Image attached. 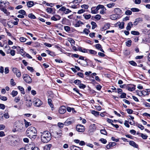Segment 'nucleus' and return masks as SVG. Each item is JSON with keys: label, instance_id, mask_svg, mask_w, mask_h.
<instances>
[{"label": "nucleus", "instance_id": "nucleus-1", "mask_svg": "<svg viewBox=\"0 0 150 150\" xmlns=\"http://www.w3.org/2000/svg\"><path fill=\"white\" fill-rule=\"evenodd\" d=\"M37 131L34 127H29L26 131L27 136L30 138L32 140L35 139L37 137Z\"/></svg>", "mask_w": 150, "mask_h": 150}, {"label": "nucleus", "instance_id": "nucleus-54", "mask_svg": "<svg viewBox=\"0 0 150 150\" xmlns=\"http://www.w3.org/2000/svg\"><path fill=\"white\" fill-rule=\"evenodd\" d=\"M90 32V31L88 29L86 28H85L83 31V33H84L86 35H88L89 33Z\"/></svg>", "mask_w": 150, "mask_h": 150}, {"label": "nucleus", "instance_id": "nucleus-8", "mask_svg": "<svg viewBox=\"0 0 150 150\" xmlns=\"http://www.w3.org/2000/svg\"><path fill=\"white\" fill-rule=\"evenodd\" d=\"M76 129L79 132H82L84 131V127L83 125H78L76 126Z\"/></svg>", "mask_w": 150, "mask_h": 150}, {"label": "nucleus", "instance_id": "nucleus-25", "mask_svg": "<svg viewBox=\"0 0 150 150\" xmlns=\"http://www.w3.org/2000/svg\"><path fill=\"white\" fill-rule=\"evenodd\" d=\"M91 113L92 114L96 116H97L99 115V112L95 111L94 110H92L91 111Z\"/></svg>", "mask_w": 150, "mask_h": 150}, {"label": "nucleus", "instance_id": "nucleus-26", "mask_svg": "<svg viewBox=\"0 0 150 150\" xmlns=\"http://www.w3.org/2000/svg\"><path fill=\"white\" fill-rule=\"evenodd\" d=\"M62 135V134L57 132H55L54 133V135L55 138H59Z\"/></svg>", "mask_w": 150, "mask_h": 150}, {"label": "nucleus", "instance_id": "nucleus-58", "mask_svg": "<svg viewBox=\"0 0 150 150\" xmlns=\"http://www.w3.org/2000/svg\"><path fill=\"white\" fill-rule=\"evenodd\" d=\"M64 29L67 32L69 31L70 30V28L69 26H65L64 27Z\"/></svg>", "mask_w": 150, "mask_h": 150}, {"label": "nucleus", "instance_id": "nucleus-20", "mask_svg": "<svg viewBox=\"0 0 150 150\" xmlns=\"http://www.w3.org/2000/svg\"><path fill=\"white\" fill-rule=\"evenodd\" d=\"M81 52H82L86 53H88V49H86L82 47H79L78 49Z\"/></svg>", "mask_w": 150, "mask_h": 150}, {"label": "nucleus", "instance_id": "nucleus-63", "mask_svg": "<svg viewBox=\"0 0 150 150\" xmlns=\"http://www.w3.org/2000/svg\"><path fill=\"white\" fill-rule=\"evenodd\" d=\"M101 9L102 10L100 11V13L101 14H103L105 13L104 11L106 10V9L104 6V8H103Z\"/></svg>", "mask_w": 150, "mask_h": 150}, {"label": "nucleus", "instance_id": "nucleus-44", "mask_svg": "<svg viewBox=\"0 0 150 150\" xmlns=\"http://www.w3.org/2000/svg\"><path fill=\"white\" fill-rule=\"evenodd\" d=\"M83 16L84 17L85 19H89L91 17V15L90 14L86 15L83 14Z\"/></svg>", "mask_w": 150, "mask_h": 150}, {"label": "nucleus", "instance_id": "nucleus-29", "mask_svg": "<svg viewBox=\"0 0 150 150\" xmlns=\"http://www.w3.org/2000/svg\"><path fill=\"white\" fill-rule=\"evenodd\" d=\"M117 16L116 14L111 15L110 16V18L112 20H115L117 19Z\"/></svg>", "mask_w": 150, "mask_h": 150}, {"label": "nucleus", "instance_id": "nucleus-51", "mask_svg": "<svg viewBox=\"0 0 150 150\" xmlns=\"http://www.w3.org/2000/svg\"><path fill=\"white\" fill-rule=\"evenodd\" d=\"M100 132L101 134L104 135H106L107 134V132L105 129H101L100 130Z\"/></svg>", "mask_w": 150, "mask_h": 150}, {"label": "nucleus", "instance_id": "nucleus-3", "mask_svg": "<svg viewBox=\"0 0 150 150\" xmlns=\"http://www.w3.org/2000/svg\"><path fill=\"white\" fill-rule=\"evenodd\" d=\"M25 130L24 125L22 123H19L16 124V125L14 127V129L13 130V132L17 131H23Z\"/></svg>", "mask_w": 150, "mask_h": 150}, {"label": "nucleus", "instance_id": "nucleus-46", "mask_svg": "<svg viewBox=\"0 0 150 150\" xmlns=\"http://www.w3.org/2000/svg\"><path fill=\"white\" fill-rule=\"evenodd\" d=\"M115 4L114 3H111L107 4V6L109 8H111L114 6Z\"/></svg>", "mask_w": 150, "mask_h": 150}, {"label": "nucleus", "instance_id": "nucleus-30", "mask_svg": "<svg viewBox=\"0 0 150 150\" xmlns=\"http://www.w3.org/2000/svg\"><path fill=\"white\" fill-rule=\"evenodd\" d=\"M110 26V25L109 23H107L104 25V27L103 28L104 30H106L109 29Z\"/></svg>", "mask_w": 150, "mask_h": 150}, {"label": "nucleus", "instance_id": "nucleus-14", "mask_svg": "<svg viewBox=\"0 0 150 150\" xmlns=\"http://www.w3.org/2000/svg\"><path fill=\"white\" fill-rule=\"evenodd\" d=\"M114 11L115 13H116L117 16L118 15H120L121 14L122 11L120 9L118 8H115L114 9Z\"/></svg>", "mask_w": 150, "mask_h": 150}, {"label": "nucleus", "instance_id": "nucleus-31", "mask_svg": "<svg viewBox=\"0 0 150 150\" xmlns=\"http://www.w3.org/2000/svg\"><path fill=\"white\" fill-rule=\"evenodd\" d=\"M25 122V126L26 128L28 127L29 126L31 125V123L30 122H28L25 120L24 119Z\"/></svg>", "mask_w": 150, "mask_h": 150}, {"label": "nucleus", "instance_id": "nucleus-12", "mask_svg": "<svg viewBox=\"0 0 150 150\" xmlns=\"http://www.w3.org/2000/svg\"><path fill=\"white\" fill-rule=\"evenodd\" d=\"M116 144L115 142H110L109 144L107 145L106 148L108 149H109L112 147H113Z\"/></svg>", "mask_w": 150, "mask_h": 150}, {"label": "nucleus", "instance_id": "nucleus-37", "mask_svg": "<svg viewBox=\"0 0 150 150\" xmlns=\"http://www.w3.org/2000/svg\"><path fill=\"white\" fill-rule=\"evenodd\" d=\"M131 10L133 12H138L140 11L138 8H131Z\"/></svg>", "mask_w": 150, "mask_h": 150}, {"label": "nucleus", "instance_id": "nucleus-36", "mask_svg": "<svg viewBox=\"0 0 150 150\" xmlns=\"http://www.w3.org/2000/svg\"><path fill=\"white\" fill-rule=\"evenodd\" d=\"M13 97L16 96L18 94V92L16 91L13 90L12 91L11 94Z\"/></svg>", "mask_w": 150, "mask_h": 150}, {"label": "nucleus", "instance_id": "nucleus-64", "mask_svg": "<svg viewBox=\"0 0 150 150\" xmlns=\"http://www.w3.org/2000/svg\"><path fill=\"white\" fill-rule=\"evenodd\" d=\"M126 111L129 114H132L133 112L132 110L129 109H127Z\"/></svg>", "mask_w": 150, "mask_h": 150}, {"label": "nucleus", "instance_id": "nucleus-60", "mask_svg": "<svg viewBox=\"0 0 150 150\" xmlns=\"http://www.w3.org/2000/svg\"><path fill=\"white\" fill-rule=\"evenodd\" d=\"M3 115L4 116V117L6 119H7L9 117V116L8 112L5 113L4 114H3Z\"/></svg>", "mask_w": 150, "mask_h": 150}, {"label": "nucleus", "instance_id": "nucleus-53", "mask_svg": "<svg viewBox=\"0 0 150 150\" xmlns=\"http://www.w3.org/2000/svg\"><path fill=\"white\" fill-rule=\"evenodd\" d=\"M124 23L122 22L120 23L119 25V27L121 29H123L124 28Z\"/></svg>", "mask_w": 150, "mask_h": 150}, {"label": "nucleus", "instance_id": "nucleus-21", "mask_svg": "<svg viewBox=\"0 0 150 150\" xmlns=\"http://www.w3.org/2000/svg\"><path fill=\"white\" fill-rule=\"evenodd\" d=\"M71 150H82L78 146H72L71 147Z\"/></svg>", "mask_w": 150, "mask_h": 150}, {"label": "nucleus", "instance_id": "nucleus-32", "mask_svg": "<svg viewBox=\"0 0 150 150\" xmlns=\"http://www.w3.org/2000/svg\"><path fill=\"white\" fill-rule=\"evenodd\" d=\"M3 11L4 13L6 14L7 16L9 15L10 14V13L5 8L1 10Z\"/></svg>", "mask_w": 150, "mask_h": 150}, {"label": "nucleus", "instance_id": "nucleus-62", "mask_svg": "<svg viewBox=\"0 0 150 150\" xmlns=\"http://www.w3.org/2000/svg\"><path fill=\"white\" fill-rule=\"evenodd\" d=\"M15 51L13 50H11L10 51L9 53L11 54V55L12 56H14L15 55Z\"/></svg>", "mask_w": 150, "mask_h": 150}, {"label": "nucleus", "instance_id": "nucleus-19", "mask_svg": "<svg viewBox=\"0 0 150 150\" xmlns=\"http://www.w3.org/2000/svg\"><path fill=\"white\" fill-rule=\"evenodd\" d=\"M96 128V127L94 124L91 125L89 127V129L91 130V132H93L95 131Z\"/></svg>", "mask_w": 150, "mask_h": 150}, {"label": "nucleus", "instance_id": "nucleus-48", "mask_svg": "<svg viewBox=\"0 0 150 150\" xmlns=\"http://www.w3.org/2000/svg\"><path fill=\"white\" fill-rule=\"evenodd\" d=\"M6 21V20L5 19H1L0 20V22L1 23H2L4 25V26H5L6 24V23L5 22Z\"/></svg>", "mask_w": 150, "mask_h": 150}, {"label": "nucleus", "instance_id": "nucleus-33", "mask_svg": "<svg viewBox=\"0 0 150 150\" xmlns=\"http://www.w3.org/2000/svg\"><path fill=\"white\" fill-rule=\"evenodd\" d=\"M46 53H47L48 54H49L50 55L52 56H55V54L54 52L50 51L49 50H47L46 51Z\"/></svg>", "mask_w": 150, "mask_h": 150}, {"label": "nucleus", "instance_id": "nucleus-59", "mask_svg": "<svg viewBox=\"0 0 150 150\" xmlns=\"http://www.w3.org/2000/svg\"><path fill=\"white\" fill-rule=\"evenodd\" d=\"M129 63L130 64H131V65H132L133 66H137L136 63L135 62H134L133 61H129Z\"/></svg>", "mask_w": 150, "mask_h": 150}, {"label": "nucleus", "instance_id": "nucleus-10", "mask_svg": "<svg viewBox=\"0 0 150 150\" xmlns=\"http://www.w3.org/2000/svg\"><path fill=\"white\" fill-rule=\"evenodd\" d=\"M25 99L26 101V105L28 107H30L32 105V102L31 100H28L25 97Z\"/></svg>", "mask_w": 150, "mask_h": 150}, {"label": "nucleus", "instance_id": "nucleus-13", "mask_svg": "<svg viewBox=\"0 0 150 150\" xmlns=\"http://www.w3.org/2000/svg\"><path fill=\"white\" fill-rule=\"evenodd\" d=\"M61 18L60 16L58 15H55V16L52 17L51 19L52 20L54 21H57L60 19Z\"/></svg>", "mask_w": 150, "mask_h": 150}, {"label": "nucleus", "instance_id": "nucleus-47", "mask_svg": "<svg viewBox=\"0 0 150 150\" xmlns=\"http://www.w3.org/2000/svg\"><path fill=\"white\" fill-rule=\"evenodd\" d=\"M18 13H19L23 15H25L26 12L25 11L23 10H21L19 11Z\"/></svg>", "mask_w": 150, "mask_h": 150}, {"label": "nucleus", "instance_id": "nucleus-43", "mask_svg": "<svg viewBox=\"0 0 150 150\" xmlns=\"http://www.w3.org/2000/svg\"><path fill=\"white\" fill-rule=\"evenodd\" d=\"M136 125L138 127L142 130H143L144 129V127L141 125H140L139 124H138Z\"/></svg>", "mask_w": 150, "mask_h": 150}, {"label": "nucleus", "instance_id": "nucleus-41", "mask_svg": "<svg viewBox=\"0 0 150 150\" xmlns=\"http://www.w3.org/2000/svg\"><path fill=\"white\" fill-rule=\"evenodd\" d=\"M52 102V100L50 99H48V103L51 107L52 108L53 106V105L52 104L51 102Z\"/></svg>", "mask_w": 150, "mask_h": 150}, {"label": "nucleus", "instance_id": "nucleus-61", "mask_svg": "<svg viewBox=\"0 0 150 150\" xmlns=\"http://www.w3.org/2000/svg\"><path fill=\"white\" fill-rule=\"evenodd\" d=\"M95 47L97 49L99 50L101 48L102 46L100 44H97L96 45Z\"/></svg>", "mask_w": 150, "mask_h": 150}, {"label": "nucleus", "instance_id": "nucleus-28", "mask_svg": "<svg viewBox=\"0 0 150 150\" xmlns=\"http://www.w3.org/2000/svg\"><path fill=\"white\" fill-rule=\"evenodd\" d=\"M18 88L21 91V93L23 94H24L25 93V91H24V88L21 86H18Z\"/></svg>", "mask_w": 150, "mask_h": 150}, {"label": "nucleus", "instance_id": "nucleus-4", "mask_svg": "<svg viewBox=\"0 0 150 150\" xmlns=\"http://www.w3.org/2000/svg\"><path fill=\"white\" fill-rule=\"evenodd\" d=\"M33 103L34 106L37 107H40L42 104V102L39 99L35 98L33 100Z\"/></svg>", "mask_w": 150, "mask_h": 150}, {"label": "nucleus", "instance_id": "nucleus-9", "mask_svg": "<svg viewBox=\"0 0 150 150\" xmlns=\"http://www.w3.org/2000/svg\"><path fill=\"white\" fill-rule=\"evenodd\" d=\"M66 111V108L64 106H62L59 108V112L61 114H63Z\"/></svg>", "mask_w": 150, "mask_h": 150}, {"label": "nucleus", "instance_id": "nucleus-50", "mask_svg": "<svg viewBox=\"0 0 150 150\" xmlns=\"http://www.w3.org/2000/svg\"><path fill=\"white\" fill-rule=\"evenodd\" d=\"M20 41L22 42H25L26 40V39L23 37H21L19 38Z\"/></svg>", "mask_w": 150, "mask_h": 150}, {"label": "nucleus", "instance_id": "nucleus-22", "mask_svg": "<svg viewBox=\"0 0 150 150\" xmlns=\"http://www.w3.org/2000/svg\"><path fill=\"white\" fill-rule=\"evenodd\" d=\"M52 146L51 144H49L45 145L44 148V150H50Z\"/></svg>", "mask_w": 150, "mask_h": 150}, {"label": "nucleus", "instance_id": "nucleus-49", "mask_svg": "<svg viewBox=\"0 0 150 150\" xmlns=\"http://www.w3.org/2000/svg\"><path fill=\"white\" fill-rule=\"evenodd\" d=\"M103 8H104V6L102 5H99L96 7V9L98 11L100 8L102 9Z\"/></svg>", "mask_w": 150, "mask_h": 150}, {"label": "nucleus", "instance_id": "nucleus-5", "mask_svg": "<svg viewBox=\"0 0 150 150\" xmlns=\"http://www.w3.org/2000/svg\"><path fill=\"white\" fill-rule=\"evenodd\" d=\"M23 79L25 82L30 83L32 82V80L30 76L27 74H24L23 76Z\"/></svg>", "mask_w": 150, "mask_h": 150}, {"label": "nucleus", "instance_id": "nucleus-2", "mask_svg": "<svg viewBox=\"0 0 150 150\" xmlns=\"http://www.w3.org/2000/svg\"><path fill=\"white\" fill-rule=\"evenodd\" d=\"M52 138L51 133L47 131L43 132L42 133L41 139L44 143H47L51 140Z\"/></svg>", "mask_w": 150, "mask_h": 150}, {"label": "nucleus", "instance_id": "nucleus-52", "mask_svg": "<svg viewBox=\"0 0 150 150\" xmlns=\"http://www.w3.org/2000/svg\"><path fill=\"white\" fill-rule=\"evenodd\" d=\"M46 11L48 13H51L52 12V9L50 8H47L46 9Z\"/></svg>", "mask_w": 150, "mask_h": 150}, {"label": "nucleus", "instance_id": "nucleus-38", "mask_svg": "<svg viewBox=\"0 0 150 150\" xmlns=\"http://www.w3.org/2000/svg\"><path fill=\"white\" fill-rule=\"evenodd\" d=\"M79 87L80 88L84 89L86 87V86L81 83H80L79 85Z\"/></svg>", "mask_w": 150, "mask_h": 150}, {"label": "nucleus", "instance_id": "nucleus-56", "mask_svg": "<svg viewBox=\"0 0 150 150\" xmlns=\"http://www.w3.org/2000/svg\"><path fill=\"white\" fill-rule=\"evenodd\" d=\"M141 137L143 138V139H146L148 137V136L147 135H145L143 134H141Z\"/></svg>", "mask_w": 150, "mask_h": 150}, {"label": "nucleus", "instance_id": "nucleus-34", "mask_svg": "<svg viewBox=\"0 0 150 150\" xmlns=\"http://www.w3.org/2000/svg\"><path fill=\"white\" fill-rule=\"evenodd\" d=\"M88 52L91 54L95 55L96 54L97 52L95 50H88Z\"/></svg>", "mask_w": 150, "mask_h": 150}, {"label": "nucleus", "instance_id": "nucleus-45", "mask_svg": "<svg viewBox=\"0 0 150 150\" xmlns=\"http://www.w3.org/2000/svg\"><path fill=\"white\" fill-rule=\"evenodd\" d=\"M0 99L2 100L5 101L7 100V97L5 96H3L0 95Z\"/></svg>", "mask_w": 150, "mask_h": 150}, {"label": "nucleus", "instance_id": "nucleus-35", "mask_svg": "<svg viewBox=\"0 0 150 150\" xmlns=\"http://www.w3.org/2000/svg\"><path fill=\"white\" fill-rule=\"evenodd\" d=\"M28 17L30 18L33 19H35L36 18L35 16L32 13H30L28 15Z\"/></svg>", "mask_w": 150, "mask_h": 150}, {"label": "nucleus", "instance_id": "nucleus-57", "mask_svg": "<svg viewBox=\"0 0 150 150\" xmlns=\"http://www.w3.org/2000/svg\"><path fill=\"white\" fill-rule=\"evenodd\" d=\"M126 93H122L120 96V98H126Z\"/></svg>", "mask_w": 150, "mask_h": 150}, {"label": "nucleus", "instance_id": "nucleus-11", "mask_svg": "<svg viewBox=\"0 0 150 150\" xmlns=\"http://www.w3.org/2000/svg\"><path fill=\"white\" fill-rule=\"evenodd\" d=\"M129 144L131 146L136 148L138 147V145L133 141H130L129 142Z\"/></svg>", "mask_w": 150, "mask_h": 150}, {"label": "nucleus", "instance_id": "nucleus-40", "mask_svg": "<svg viewBox=\"0 0 150 150\" xmlns=\"http://www.w3.org/2000/svg\"><path fill=\"white\" fill-rule=\"evenodd\" d=\"M132 43V41L130 40H129L126 42V45L128 47H130Z\"/></svg>", "mask_w": 150, "mask_h": 150}, {"label": "nucleus", "instance_id": "nucleus-39", "mask_svg": "<svg viewBox=\"0 0 150 150\" xmlns=\"http://www.w3.org/2000/svg\"><path fill=\"white\" fill-rule=\"evenodd\" d=\"M131 33L134 35H139V33L138 32L135 31H131Z\"/></svg>", "mask_w": 150, "mask_h": 150}, {"label": "nucleus", "instance_id": "nucleus-55", "mask_svg": "<svg viewBox=\"0 0 150 150\" xmlns=\"http://www.w3.org/2000/svg\"><path fill=\"white\" fill-rule=\"evenodd\" d=\"M125 14L127 15H131L132 14V12L129 10H128L126 11L125 12Z\"/></svg>", "mask_w": 150, "mask_h": 150}, {"label": "nucleus", "instance_id": "nucleus-16", "mask_svg": "<svg viewBox=\"0 0 150 150\" xmlns=\"http://www.w3.org/2000/svg\"><path fill=\"white\" fill-rule=\"evenodd\" d=\"M32 144H30L28 146V150H39V148L37 147H34L33 149H32Z\"/></svg>", "mask_w": 150, "mask_h": 150}, {"label": "nucleus", "instance_id": "nucleus-15", "mask_svg": "<svg viewBox=\"0 0 150 150\" xmlns=\"http://www.w3.org/2000/svg\"><path fill=\"white\" fill-rule=\"evenodd\" d=\"M127 89L129 91H132L135 89L134 86V85H129L127 87Z\"/></svg>", "mask_w": 150, "mask_h": 150}, {"label": "nucleus", "instance_id": "nucleus-23", "mask_svg": "<svg viewBox=\"0 0 150 150\" xmlns=\"http://www.w3.org/2000/svg\"><path fill=\"white\" fill-rule=\"evenodd\" d=\"M34 2L33 1H29L27 3V5L29 8L31 7L34 5Z\"/></svg>", "mask_w": 150, "mask_h": 150}, {"label": "nucleus", "instance_id": "nucleus-6", "mask_svg": "<svg viewBox=\"0 0 150 150\" xmlns=\"http://www.w3.org/2000/svg\"><path fill=\"white\" fill-rule=\"evenodd\" d=\"M12 71L15 74H16V76L18 77H20L21 76V72L18 69L16 68H13Z\"/></svg>", "mask_w": 150, "mask_h": 150}, {"label": "nucleus", "instance_id": "nucleus-42", "mask_svg": "<svg viewBox=\"0 0 150 150\" xmlns=\"http://www.w3.org/2000/svg\"><path fill=\"white\" fill-rule=\"evenodd\" d=\"M81 81L79 80H76L74 81V83L77 85H79L80 83H81Z\"/></svg>", "mask_w": 150, "mask_h": 150}, {"label": "nucleus", "instance_id": "nucleus-7", "mask_svg": "<svg viewBox=\"0 0 150 150\" xmlns=\"http://www.w3.org/2000/svg\"><path fill=\"white\" fill-rule=\"evenodd\" d=\"M74 122V119L72 118H68L64 122V125L65 126H68L73 123Z\"/></svg>", "mask_w": 150, "mask_h": 150}, {"label": "nucleus", "instance_id": "nucleus-27", "mask_svg": "<svg viewBox=\"0 0 150 150\" xmlns=\"http://www.w3.org/2000/svg\"><path fill=\"white\" fill-rule=\"evenodd\" d=\"M91 24L92 25V29H94L95 28L97 27V25H96V23L94 22H91Z\"/></svg>", "mask_w": 150, "mask_h": 150}, {"label": "nucleus", "instance_id": "nucleus-18", "mask_svg": "<svg viewBox=\"0 0 150 150\" xmlns=\"http://www.w3.org/2000/svg\"><path fill=\"white\" fill-rule=\"evenodd\" d=\"M133 24L132 22H130L128 24L127 27H126V29L127 30H130L131 29V28L132 27Z\"/></svg>", "mask_w": 150, "mask_h": 150}, {"label": "nucleus", "instance_id": "nucleus-24", "mask_svg": "<svg viewBox=\"0 0 150 150\" xmlns=\"http://www.w3.org/2000/svg\"><path fill=\"white\" fill-rule=\"evenodd\" d=\"M10 145L12 146H15L17 145V140L11 141Z\"/></svg>", "mask_w": 150, "mask_h": 150}, {"label": "nucleus", "instance_id": "nucleus-17", "mask_svg": "<svg viewBox=\"0 0 150 150\" xmlns=\"http://www.w3.org/2000/svg\"><path fill=\"white\" fill-rule=\"evenodd\" d=\"M98 11L96 9L95 7H93L91 8V13L93 14H96L98 13Z\"/></svg>", "mask_w": 150, "mask_h": 150}]
</instances>
